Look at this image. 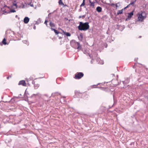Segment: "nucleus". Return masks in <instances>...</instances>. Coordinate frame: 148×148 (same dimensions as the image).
<instances>
[{"label": "nucleus", "instance_id": "nucleus-11", "mask_svg": "<svg viewBox=\"0 0 148 148\" xmlns=\"http://www.w3.org/2000/svg\"><path fill=\"white\" fill-rule=\"evenodd\" d=\"M102 8L100 7H97L96 8V10L99 12H100L102 11Z\"/></svg>", "mask_w": 148, "mask_h": 148}, {"label": "nucleus", "instance_id": "nucleus-29", "mask_svg": "<svg viewBox=\"0 0 148 148\" xmlns=\"http://www.w3.org/2000/svg\"><path fill=\"white\" fill-rule=\"evenodd\" d=\"M6 7V6H5L4 8Z\"/></svg>", "mask_w": 148, "mask_h": 148}, {"label": "nucleus", "instance_id": "nucleus-25", "mask_svg": "<svg viewBox=\"0 0 148 148\" xmlns=\"http://www.w3.org/2000/svg\"><path fill=\"white\" fill-rule=\"evenodd\" d=\"M115 6H116V7H118L117 5V4H115Z\"/></svg>", "mask_w": 148, "mask_h": 148}, {"label": "nucleus", "instance_id": "nucleus-13", "mask_svg": "<svg viewBox=\"0 0 148 148\" xmlns=\"http://www.w3.org/2000/svg\"><path fill=\"white\" fill-rule=\"evenodd\" d=\"M51 29L52 31H53L56 34H58L59 33L58 31L56 30V29L52 28H51Z\"/></svg>", "mask_w": 148, "mask_h": 148}, {"label": "nucleus", "instance_id": "nucleus-3", "mask_svg": "<svg viewBox=\"0 0 148 148\" xmlns=\"http://www.w3.org/2000/svg\"><path fill=\"white\" fill-rule=\"evenodd\" d=\"M71 45L75 49H79L80 47V44L75 40H72L70 42Z\"/></svg>", "mask_w": 148, "mask_h": 148}, {"label": "nucleus", "instance_id": "nucleus-1", "mask_svg": "<svg viewBox=\"0 0 148 148\" xmlns=\"http://www.w3.org/2000/svg\"><path fill=\"white\" fill-rule=\"evenodd\" d=\"M89 28V25L88 22L83 23L82 22L79 23V25L78 27V29L79 30L82 31H86Z\"/></svg>", "mask_w": 148, "mask_h": 148}, {"label": "nucleus", "instance_id": "nucleus-15", "mask_svg": "<svg viewBox=\"0 0 148 148\" xmlns=\"http://www.w3.org/2000/svg\"><path fill=\"white\" fill-rule=\"evenodd\" d=\"M2 43L4 45H6L7 43L6 41V39L5 38H4L2 41Z\"/></svg>", "mask_w": 148, "mask_h": 148}, {"label": "nucleus", "instance_id": "nucleus-12", "mask_svg": "<svg viewBox=\"0 0 148 148\" xmlns=\"http://www.w3.org/2000/svg\"><path fill=\"white\" fill-rule=\"evenodd\" d=\"M39 86V85L38 84H37L36 83H34V87L36 89L38 88Z\"/></svg>", "mask_w": 148, "mask_h": 148}, {"label": "nucleus", "instance_id": "nucleus-4", "mask_svg": "<svg viewBox=\"0 0 148 148\" xmlns=\"http://www.w3.org/2000/svg\"><path fill=\"white\" fill-rule=\"evenodd\" d=\"M136 0H135L134 1L131 2L130 3L129 5H127L126 7L124 8L123 9L121 10H119L117 12V14L119 15V14H122L123 13V10H124L126 8L128 7L129 5H134V3L136 2Z\"/></svg>", "mask_w": 148, "mask_h": 148}, {"label": "nucleus", "instance_id": "nucleus-22", "mask_svg": "<svg viewBox=\"0 0 148 148\" xmlns=\"http://www.w3.org/2000/svg\"><path fill=\"white\" fill-rule=\"evenodd\" d=\"M16 10H10V12H16Z\"/></svg>", "mask_w": 148, "mask_h": 148}, {"label": "nucleus", "instance_id": "nucleus-7", "mask_svg": "<svg viewBox=\"0 0 148 148\" xmlns=\"http://www.w3.org/2000/svg\"><path fill=\"white\" fill-rule=\"evenodd\" d=\"M133 11L130 13H128V15L127 18L126 19V20H127V19H130L131 17L133 15Z\"/></svg>", "mask_w": 148, "mask_h": 148}, {"label": "nucleus", "instance_id": "nucleus-10", "mask_svg": "<svg viewBox=\"0 0 148 148\" xmlns=\"http://www.w3.org/2000/svg\"><path fill=\"white\" fill-rule=\"evenodd\" d=\"M61 30L63 32V33L65 35H66L67 36H71V34L69 33V32H65L64 31V30L61 29Z\"/></svg>", "mask_w": 148, "mask_h": 148}, {"label": "nucleus", "instance_id": "nucleus-24", "mask_svg": "<svg viewBox=\"0 0 148 148\" xmlns=\"http://www.w3.org/2000/svg\"><path fill=\"white\" fill-rule=\"evenodd\" d=\"M64 19H65L66 20V21L68 20V18H64Z\"/></svg>", "mask_w": 148, "mask_h": 148}, {"label": "nucleus", "instance_id": "nucleus-16", "mask_svg": "<svg viewBox=\"0 0 148 148\" xmlns=\"http://www.w3.org/2000/svg\"><path fill=\"white\" fill-rule=\"evenodd\" d=\"M59 4L60 5H64V3L61 0H59Z\"/></svg>", "mask_w": 148, "mask_h": 148}, {"label": "nucleus", "instance_id": "nucleus-18", "mask_svg": "<svg viewBox=\"0 0 148 148\" xmlns=\"http://www.w3.org/2000/svg\"><path fill=\"white\" fill-rule=\"evenodd\" d=\"M26 5H30L31 6L33 7H34V5L33 4H31V3H28Z\"/></svg>", "mask_w": 148, "mask_h": 148}, {"label": "nucleus", "instance_id": "nucleus-2", "mask_svg": "<svg viewBox=\"0 0 148 148\" xmlns=\"http://www.w3.org/2000/svg\"><path fill=\"white\" fill-rule=\"evenodd\" d=\"M138 20L140 21H143L146 17L145 13V12H141L138 13L137 14Z\"/></svg>", "mask_w": 148, "mask_h": 148}, {"label": "nucleus", "instance_id": "nucleus-21", "mask_svg": "<svg viewBox=\"0 0 148 148\" xmlns=\"http://www.w3.org/2000/svg\"><path fill=\"white\" fill-rule=\"evenodd\" d=\"M13 5L15 6V7H16L15 8H17V5L16 3H13Z\"/></svg>", "mask_w": 148, "mask_h": 148}, {"label": "nucleus", "instance_id": "nucleus-19", "mask_svg": "<svg viewBox=\"0 0 148 148\" xmlns=\"http://www.w3.org/2000/svg\"><path fill=\"white\" fill-rule=\"evenodd\" d=\"M48 22V21L46 20H45V23H44L47 26V22Z\"/></svg>", "mask_w": 148, "mask_h": 148}, {"label": "nucleus", "instance_id": "nucleus-5", "mask_svg": "<svg viewBox=\"0 0 148 148\" xmlns=\"http://www.w3.org/2000/svg\"><path fill=\"white\" fill-rule=\"evenodd\" d=\"M84 76V74L81 72H78L75 75L74 78L75 79H80Z\"/></svg>", "mask_w": 148, "mask_h": 148}, {"label": "nucleus", "instance_id": "nucleus-20", "mask_svg": "<svg viewBox=\"0 0 148 148\" xmlns=\"http://www.w3.org/2000/svg\"><path fill=\"white\" fill-rule=\"evenodd\" d=\"M25 6L24 4H23L22 7H21V6H20L19 7L20 8H25Z\"/></svg>", "mask_w": 148, "mask_h": 148}, {"label": "nucleus", "instance_id": "nucleus-17", "mask_svg": "<svg viewBox=\"0 0 148 148\" xmlns=\"http://www.w3.org/2000/svg\"><path fill=\"white\" fill-rule=\"evenodd\" d=\"M85 0H83L82 3V4L80 5L81 7L85 5Z\"/></svg>", "mask_w": 148, "mask_h": 148}, {"label": "nucleus", "instance_id": "nucleus-27", "mask_svg": "<svg viewBox=\"0 0 148 148\" xmlns=\"http://www.w3.org/2000/svg\"><path fill=\"white\" fill-rule=\"evenodd\" d=\"M81 17V16H79V18H80Z\"/></svg>", "mask_w": 148, "mask_h": 148}, {"label": "nucleus", "instance_id": "nucleus-26", "mask_svg": "<svg viewBox=\"0 0 148 148\" xmlns=\"http://www.w3.org/2000/svg\"><path fill=\"white\" fill-rule=\"evenodd\" d=\"M9 77H7V79H9Z\"/></svg>", "mask_w": 148, "mask_h": 148}, {"label": "nucleus", "instance_id": "nucleus-28", "mask_svg": "<svg viewBox=\"0 0 148 148\" xmlns=\"http://www.w3.org/2000/svg\"><path fill=\"white\" fill-rule=\"evenodd\" d=\"M35 27H34V29H35Z\"/></svg>", "mask_w": 148, "mask_h": 148}, {"label": "nucleus", "instance_id": "nucleus-6", "mask_svg": "<svg viewBox=\"0 0 148 148\" xmlns=\"http://www.w3.org/2000/svg\"><path fill=\"white\" fill-rule=\"evenodd\" d=\"M19 85H22L23 86H26V84L24 80H21L18 83Z\"/></svg>", "mask_w": 148, "mask_h": 148}, {"label": "nucleus", "instance_id": "nucleus-9", "mask_svg": "<svg viewBox=\"0 0 148 148\" xmlns=\"http://www.w3.org/2000/svg\"><path fill=\"white\" fill-rule=\"evenodd\" d=\"M29 18L27 17H25L23 21L25 23H27L29 22Z\"/></svg>", "mask_w": 148, "mask_h": 148}, {"label": "nucleus", "instance_id": "nucleus-8", "mask_svg": "<svg viewBox=\"0 0 148 148\" xmlns=\"http://www.w3.org/2000/svg\"><path fill=\"white\" fill-rule=\"evenodd\" d=\"M89 2L90 3V6L92 8H95V2H92L91 1L89 0Z\"/></svg>", "mask_w": 148, "mask_h": 148}, {"label": "nucleus", "instance_id": "nucleus-14", "mask_svg": "<svg viewBox=\"0 0 148 148\" xmlns=\"http://www.w3.org/2000/svg\"><path fill=\"white\" fill-rule=\"evenodd\" d=\"M49 25L51 27H55L54 24L51 21L50 22Z\"/></svg>", "mask_w": 148, "mask_h": 148}, {"label": "nucleus", "instance_id": "nucleus-23", "mask_svg": "<svg viewBox=\"0 0 148 148\" xmlns=\"http://www.w3.org/2000/svg\"><path fill=\"white\" fill-rule=\"evenodd\" d=\"M1 10L3 12L5 13H7V12L6 11H5L3 9H2Z\"/></svg>", "mask_w": 148, "mask_h": 148}]
</instances>
